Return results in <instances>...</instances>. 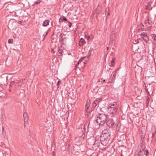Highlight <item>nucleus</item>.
Masks as SVG:
<instances>
[{"label": "nucleus", "mask_w": 156, "mask_h": 156, "mask_svg": "<svg viewBox=\"0 0 156 156\" xmlns=\"http://www.w3.org/2000/svg\"><path fill=\"white\" fill-rule=\"evenodd\" d=\"M108 15H109V14L108 12V14H107Z\"/></svg>", "instance_id": "nucleus-31"}, {"label": "nucleus", "mask_w": 156, "mask_h": 156, "mask_svg": "<svg viewBox=\"0 0 156 156\" xmlns=\"http://www.w3.org/2000/svg\"><path fill=\"white\" fill-rule=\"evenodd\" d=\"M140 146L141 147H140L139 154L137 156H144V155L147 156L148 155V152L147 149L142 144H140Z\"/></svg>", "instance_id": "nucleus-4"}, {"label": "nucleus", "mask_w": 156, "mask_h": 156, "mask_svg": "<svg viewBox=\"0 0 156 156\" xmlns=\"http://www.w3.org/2000/svg\"><path fill=\"white\" fill-rule=\"evenodd\" d=\"M151 36L152 37V38L154 40H155V38L156 37V35L154 34H152L151 35Z\"/></svg>", "instance_id": "nucleus-17"}, {"label": "nucleus", "mask_w": 156, "mask_h": 156, "mask_svg": "<svg viewBox=\"0 0 156 156\" xmlns=\"http://www.w3.org/2000/svg\"><path fill=\"white\" fill-rule=\"evenodd\" d=\"M13 39H9L8 41V43L9 44H12L13 43Z\"/></svg>", "instance_id": "nucleus-18"}, {"label": "nucleus", "mask_w": 156, "mask_h": 156, "mask_svg": "<svg viewBox=\"0 0 156 156\" xmlns=\"http://www.w3.org/2000/svg\"><path fill=\"white\" fill-rule=\"evenodd\" d=\"M63 49L62 47L59 48L58 49V51L60 53L62 54L63 52Z\"/></svg>", "instance_id": "nucleus-15"}, {"label": "nucleus", "mask_w": 156, "mask_h": 156, "mask_svg": "<svg viewBox=\"0 0 156 156\" xmlns=\"http://www.w3.org/2000/svg\"><path fill=\"white\" fill-rule=\"evenodd\" d=\"M97 119L96 120V121L100 125L104 124L107 120L106 115L103 113H99L97 115Z\"/></svg>", "instance_id": "nucleus-2"}, {"label": "nucleus", "mask_w": 156, "mask_h": 156, "mask_svg": "<svg viewBox=\"0 0 156 156\" xmlns=\"http://www.w3.org/2000/svg\"><path fill=\"white\" fill-rule=\"evenodd\" d=\"M40 3V2H35L34 3V4H38V3Z\"/></svg>", "instance_id": "nucleus-25"}, {"label": "nucleus", "mask_w": 156, "mask_h": 156, "mask_svg": "<svg viewBox=\"0 0 156 156\" xmlns=\"http://www.w3.org/2000/svg\"><path fill=\"white\" fill-rule=\"evenodd\" d=\"M144 26L143 24L141 23H140L139 25L137 26V30L140 31H144Z\"/></svg>", "instance_id": "nucleus-9"}, {"label": "nucleus", "mask_w": 156, "mask_h": 156, "mask_svg": "<svg viewBox=\"0 0 156 156\" xmlns=\"http://www.w3.org/2000/svg\"><path fill=\"white\" fill-rule=\"evenodd\" d=\"M69 23H70V24L69 25V27H71L72 26V23H70V22H69Z\"/></svg>", "instance_id": "nucleus-23"}, {"label": "nucleus", "mask_w": 156, "mask_h": 156, "mask_svg": "<svg viewBox=\"0 0 156 156\" xmlns=\"http://www.w3.org/2000/svg\"><path fill=\"white\" fill-rule=\"evenodd\" d=\"M12 83V82H11V83H10V84H9V86H10V87H11V84Z\"/></svg>", "instance_id": "nucleus-29"}, {"label": "nucleus", "mask_w": 156, "mask_h": 156, "mask_svg": "<svg viewBox=\"0 0 156 156\" xmlns=\"http://www.w3.org/2000/svg\"><path fill=\"white\" fill-rule=\"evenodd\" d=\"M115 58H113L111 61V65L112 66H113L115 65Z\"/></svg>", "instance_id": "nucleus-16"}, {"label": "nucleus", "mask_w": 156, "mask_h": 156, "mask_svg": "<svg viewBox=\"0 0 156 156\" xmlns=\"http://www.w3.org/2000/svg\"><path fill=\"white\" fill-rule=\"evenodd\" d=\"M102 101V98H97L94 100L93 103V105L94 107H96L97 105H98L99 102Z\"/></svg>", "instance_id": "nucleus-7"}, {"label": "nucleus", "mask_w": 156, "mask_h": 156, "mask_svg": "<svg viewBox=\"0 0 156 156\" xmlns=\"http://www.w3.org/2000/svg\"><path fill=\"white\" fill-rule=\"evenodd\" d=\"M100 8H101V7L99 6V5H98V6L97 8V10H98V9L99 10Z\"/></svg>", "instance_id": "nucleus-24"}, {"label": "nucleus", "mask_w": 156, "mask_h": 156, "mask_svg": "<svg viewBox=\"0 0 156 156\" xmlns=\"http://www.w3.org/2000/svg\"><path fill=\"white\" fill-rule=\"evenodd\" d=\"M50 21L49 20H45L43 23V26L44 27H46L49 24Z\"/></svg>", "instance_id": "nucleus-13"}, {"label": "nucleus", "mask_w": 156, "mask_h": 156, "mask_svg": "<svg viewBox=\"0 0 156 156\" xmlns=\"http://www.w3.org/2000/svg\"><path fill=\"white\" fill-rule=\"evenodd\" d=\"M103 81H105V80H104Z\"/></svg>", "instance_id": "nucleus-34"}, {"label": "nucleus", "mask_w": 156, "mask_h": 156, "mask_svg": "<svg viewBox=\"0 0 156 156\" xmlns=\"http://www.w3.org/2000/svg\"><path fill=\"white\" fill-rule=\"evenodd\" d=\"M23 117H24V120H25V119H26V116H27V113H24L23 114Z\"/></svg>", "instance_id": "nucleus-21"}, {"label": "nucleus", "mask_w": 156, "mask_h": 156, "mask_svg": "<svg viewBox=\"0 0 156 156\" xmlns=\"http://www.w3.org/2000/svg\"><path fill=\"white\" fill-rule=\"evenodd\" d=\"M115 37V33L113 31H112L110 36V41H113L114 40Z\"/></svg>", "instance_id": "nucleus-11"}, {"label": "nucleus", "mask_w": 156, "mask_h": 156, "mask_svg": "<svg viewBox=\"0 0 156 156\" xmlns=\"http://www.w3.org/2000/svg\"><path fill=\"white\" fill-rule=\"evenodd\" d=\"M47 34V33H46V35H45V36H46Z\"/></svg>", "instance_id": "nucleus-32"}, {"label": "nucleus", "mask_w": 156, "mask_h": 156, "mask_svg": "<svg viewBox=\"0 0 156 156\" xmlns=\"http://www.w3.org/2000/svg\"><path fill=\"white\" fill-rule=\"evenodd\" d=\"M89 38H90V37H88L87 39V40H89Z\"/></svg>", "instance_id": "nucleus-30"}, {"label": "nucleus", "mask_w": 156, "mask_h": 156, "mask_svg": "<svg viewBox=\"0 0 156 156\" xmlns=\"http://www.w3.org/2000/svg\"><path fill=\"white\" fill-rule=\"evenodd\" d=\"M20 22H20H20H19V23H20Z\"/></svg>", "instance_id": "nucleus-33"}, {"label": "nucleus", "mask_w": 156, "mask_h": 156, "mask_svg": "<svg viewBox=\"0 0 156 156\" xmlns=\"http://www.w3.org/2000/svg\"><path fill=\"white\" fill-rule=\"evenodd\" d=\"M62 20L64 21H67V18L66 17H63V18L62 19Z\"/></svg>", "instance_id": "nucleus-20"}, {"label": "nucleus", "mask_w": 156, "mask_h": 156, "mask_svg": "<svg viewBox=\"0 0 156 156\" xmlns=\"http://www.w3.org/2000/svg\"><path fill=\"white\" fill-rule=\"evenodd\" d=\"M99 137H100V141L101 144L104 146H106L108 143L110 139V134L109 133H104L100 136H98L95 138V143L99 139Z\"/></svg>", "instance_id": "nucleus-1"}, {"label": "nucleus", "mask_w": 156, "mask_h": 156, "mask_svg": "<svg viewBox=\"0 0 156 156\" xmlns=\"http://www.w3.org/2000/svg\"><path fill=\"white\" fill-rule=\"evenodd\" d=\"M145 23L147 26L148 27H149L151 26L150 22H149V20H146Z\"/></svg>", "instance_id": "nucleus-14"}, {"label": "nucleus", "mask_w": 156, "mask_h": 156, "mask_svg": "<svg viewBox=\"0 0 156 156\" xmlns=\"http://www.w3.org/2000/svg\"><path fill=\"white\" fill-rule=\"evenodd\" d=\"M90 100H87V101L86 104L85 105V112H87V109L89 107L90 104Z\"/></svg>", "instance_id": "nucleus-10"}, {"label": "nucleus", "mask_w": 156, "mask_h": 156, "mask_svg": "<svg viewBox=\"0 0 156 156\" xmlns=\"http://www.w3.org/2000/svg\"><path fill=\"white\" fill-rule=\"evenodd\" d=\"M84 62V64L85 63V62Z\"/></svg>", "instance_id": "nucleus-35"}, {"label": "nucleus", "mask_w": 156, "mask_h": 156, "mask_svg": "<svg viewBox=\"0 0 156 156\" xmlns=\"http://www.w3.org/2000/svg\"><path fill=\"white\" fill-rule=\"evenodd\" d=\"M60 82V81L59 80L58 81V83H57V86H58V85H59V83Z\"/></svg>", "instance_id": "nucleus-26"}, {"label": "nucleus", "mask_w": 156, "mask_h": 156, "mask_svg": "<svg viewBox=\"0 0 156 156\" xmlns=\"http://www.w3.org/2000/svg\"><path fill=\"white\" fill-rule=\"evenodd\" d=\"M139 35L145 41H147L148 39V36L147 34L145 32H143L142 33L140 34Z\"/></svg>", "instance_id": "nucleus-8"}, {"label": "nucleus", "mask_w": 156, "mask_h": 156, "mask_svg": "<svg viewBox=\"0 0 156 156\" xmlns=\"http://www.w3.org/2000/svg\"><path fill=\"white\" fill-rule=\"evenodd\" d=\"M117 71H114L112 72V74L111 75L109 79V82L110 83H113L115 79V75Z\"/></svg>", "instance_id": "nucleus-5"}, {"label": "nucleus", "mask_w": 156, "mask_h": 156, "mask_svg": "<svg viewBox=\"0 0 156 156\" xmlns=\"http://www.w3.org/2000/svg\"><path fill=\"white\" fill-rule=\"evenodd\" d=\"M107 125L110 127L113 128L114 127L115 122L112 119H110L107 122Z\"/></svg>", "instance_id": "nucleus-6"}, {"label": "nucleus", "mask_w": 156, "mask_h": 156, "mask_svg": "<svg viewBox=\"0 0 156 156\" xmlns=\"http://www.w3.org/2000/svg\"><path fill=\"white\" fill-rule=\"evenodd\" d=\"M118 106L116 104H112L110 105L108 108V110L109 113L112 114V116H113L116 114Z\"/></svg>", "instance_id": "nucleus-3"}, {"label": "nucleus", "mask_w": 156, "mask_h": 156, "mask_svg": "<svg viewBox=\"0 0 156 156\" xmlns=\"http://www.w3.org/2000/svg\"><path fill=\"white\" fill-rule=\"evenodd\" d=\"M149 99H150L149 98H148L147 99V101L148 102V103L149 102Z\"/></svg>", "instance_id": "nucleus-27"}, {"label": "nucleus", "mask_w": 156, "mask_h": 156, "mask_svg": "<svg viewBox=\"0 0 156 156\" xmlns=\"http://www.w3.org/2000/svg\"><path fill=\"white\" fill-rule=\"evenodd\" d=\"M86 58V57H83V58H81L79 60V62H81L85 58Z\"/></svg>", "instance_id": "nucleus-19"}, {"label": "nucleus", "mask_w": 156, "mask_h": 156, "mask_svg": "<svg viewBox=\"0 0 156 156\" xmlns=\"http://www.w3.org/2000/svg\"><path fill=\"white\" fill-rule=\"evenodd\" d=\"M85 43V40L83 38H81L79 44L80 46H82Z\"/></svg>", "instance_id": "nucleus-12"}, {"label": "nucleus", "mask_w": 156, "mask_h": 156, "mask_svg": "<svg viewBox=\"0 0 156 156\" xmlns=\"http://www.w3.org/2000/svg\"><path fill=\"white\" fill-rule=\"evenodd\" d=\"M80 62H79V61L77 63V65H78L79 64V63Z\"/></svg>", "instance_id": "nucleus-28"}, {"label": "nucleus", "mask_w": 156, "mask_h": 156, "mask_svg": "<svg viewBox=\"0 0 156 156\" xmlns=\"http://www.w3.org/2000/svg\"><path fill=\"white\" fill-rule=\"evenodd\" d=\"M63 36V34H60L59 35V37H60V38H62Z\"/></svg>", "instance_id": "nucleus-22"}]
</instances>
